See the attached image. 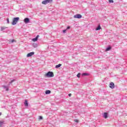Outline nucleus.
<instances>
[{
    "label": "nucleus",
    "mask_w": 127,
    "mask_h": 127,
    "mask_svg": "<svg viewBox=\"0 0 127 127\" xmlns=\"http://www.w3.org/2000/svg\"><path fill=\"white\" fill-rule=\"evenodd\" d=\"M45 76L48 78H52L54 77V73L52 71H49L45 74Z\"/></svg>",
    "instance_id": "obj_1"
},
{
    "label": "nucleus",
    "mask_w": 127,
    "mask_h": 127,
    "mask_svg": "<svg viewBox=\"0 0 127 127\" xmlns=\"http://www.w3.org/2000/svg\"><path fill=\"white\" fill-rule=\"evenodd\" d=\"M19 21V17H16L13 18L11 23L12 25H15V24H16V23L18 22Z\"/></svg>",
    "instance_id": "obj_2"
},
{
    "label": "nucleus",
    "mask_w": 127,
    "mask_h": 127,
    "mask_svg": "<svg viewBox=\"0 0 127 127\" xmlns=\"http://www.w3.org/2000/svg\"><path fill=\"white\" fill-rule=\"evenodd\" d=\"M53 0H45L42 2V4H47V3H51Z\"/></svg>",
    "instance_id": "obj_3"
},
{
    "label": "nucleus",
    "mask_w": 127,
    "mask_h": 127,
    "mask_svg": "<svg viewBox=\"0 0 127 127\" xmlns=\"http://www.w3.org/2000/svg\"><path fill=\"white\" fill-rule=\"evenodd\" d=\"M74 18H82V15L80 14H77L76 15H74Z\"/></svg>",
    "instance_id": "obj_4"
},
{
    "label": "nucleus",
    "mask_w": 127,
    "mask_h": 127,
    "mask_svg": "<svg viewBox=\"0 0 127 127\" xmlns=\"http://www.w3.org/2000/svg\"><path fill=\"white\" fill-rule=\"evenodd\" d=\"M39 35H37V36L34 38H33L32 39V41H33V42H36V41H37V40H38V38H39Z\"/></svg>",
    "instance_id": "obj_5"
},
{
    "label": "nucleus",
    "mask_w": 127,
    "mask_h": 127,
    "mask_svg": "<svg viewBox=\"0 0 127 127\" xmlns=\"http://www.w3.org/2000/svg\"><path fill=\"white\" fill-rule=\"evenodd\" d=\"M24 22H25V23H29V22H30V20H29V18H25L24 19Z\"/></svg>",
    "instance_id": "obj_6"
},
{
    "label": "nucleus",
    "mask_w": 127,
    "mask_h": 127,
    "mask_svg": "<svg viewBox=\"0 0 127 127\" xmlns=\"http://www.w3.org/2000/svg\"><path fill=\"white\" fill-rule=\"evenodd\" d=\"M109 87L111 89H114L115 88V83L114 82H111Z\"/></svg>",
    "instance_id": "obj_7"
},
{
    "label": "nucleus",
    "mask_w": 127,
    "mask_h": 127,
    "mask_svg": "<svg viewBox=\"0 0 127 127\" xmlns=\"http://www.w3.org/2000/svg\"><path fill=\"white\" fill-rule=\"evenodd\" d=\"M32 55H34V52H32L28 53L27 55V57H31V56H32Z\"/></svg>",
    "instance_id": "obj_8"
},
{
    "label": "nucleus",
    "mask_w": 127,
    "mask_h": 127,
    "mask_svg": "<svg viewBox=\"0 0 127 127\" xmlns=\"http://www.w3.org/2000/svg\"><path fill=\"white\" fill-rule=\"evenodd\" d=\"M108 113L107 112H105L103 114V118H104V119H108Z\"/></svg>",
    "instance_id": "obj_9"
},
{
    "label": "nucleus",
    "mask_w": 127,
    "mask_h": 127,
    "mask_svg": "<svg viewBox=\"0 0 127 127\" xmlns=\"http://www.w3.org/2000/svg\"><path fill=\"white\" fill-rule=\"evenodd\" d=\"M24 104L25 107H28V101H27V100H25Z\"/></svg>",
    "instance_id": "obj_10"
},
{
    "label": "nucleus",
    "mask_w": 127,
    "mask_h": 127,
    "mask_svg": "<svg viewBox=\"0 0 127 127\" xmlns=\"http://www.w3.org/2000/svg\"><path fill=\"white\" fill-rule=\"evenodd\" d=\"M5 28H7V27H0L1 31H3V32H6V31H4L5 30Z\"/></svg>",
    "instance_id": "obj_11"
},
{
    "label": "nucleus",
    "mask_w": 127,
    "mask_h": 127,
    "mask_svg": "<svg viewBox=\"0 0 127 127\" xmlns=\"http://www.w3.org/2000/svg\"><path fill=\"white\" fill-rule=\"evenodd\" d=\"M111 49H112V47H111L110 46H109L108 47H107L105 50V51H110V50H111Z\"/></svg>",
    "instance_id": "obj_12"
},
{
    "label": "nucleus",
    "mask_w": 127,
    "mask_h": 127,
    "mask_svg": "<svg viewBox=\"0 0 127 127\" xmlns=\"http://www.w3.org/2000/svg\"><path fill=\"white\" fill-rule=\"evenodd\" d=\"M101 28H102L101 27V25L98 24V26L96 28V30H100Z\"/></svg>",
    "instance_id": "obj_13"
},
{
    "label": "nucleus",
    "mask_w": 127,
    "mask_h": 127,
    "mask_svg": "<svg viewBox=\"0 0 127 127\" xmlns=\"http://www.w3.org/2000/svg\"><path fill=\"white\" fill-rule=\"evenodd\" d=\"M61 66H62V64H57L56 65L55 68H60V67H61Z\"/></svg>",
    "instance_id": "obj_14"
},
{
    "label": "nucleus",
    "mask_w": 127,
    "mask_h": 127,
    "mask_svg": "<svg viewBox=\"0 0 127 127\" xmlns=\"http://www.w3.org/2000/svg\"><path fill=\"white\" fill-rule=\"evenodd\" d=\"M45 93L46 95H49V94H51V91L48 90L45 91Z\"/></svg>",
    "instance_id": "obj_15"
},
{
    "label": "nucleus",
    "mask_w": 127,
    "mask_h": 127,
    "mask_svg": "<svg viewBox=\"0 0 127 127\" xmlns=\"http://www.w3.org/2000/svg\"><path fill=\"white\" fill-rule=\"evenodd\" d=\"M81 76H89V74L87 72H84L81 74Z\"/></svg>",
    "instance_id": "obj_16"
},
{
    "label": "nucleus",
    "mask_w": 127,
    "mask_h": 127,
    "mask_svg": "<svg viewBox=\"0 0 127 127\" xmlns=\"http://www.w3.org/2000/svg\"><path fill=\"white\" fill-rule=\"evenodd\" d=\"M37 46H38L37 44L35 43L33 44V47H34V48H37Z\"/></svg>",
    "instance_id": "obj_17"
},
{
    "label": "nucleus",
    "mask_w": 127,
    "mask_h": 127,
    "mask_svg": "<svg viewBox=\"0 0 127 127\" xmlns=\"http://www.w3.org/2000/svg\"><path fill=\"white\" fill-rule=\"evenodd\" d=\"M3 88H4V89H5L6 90V91H8V87L4 86Z\"/></svg>",
    "instance_id": "obj_18"
},
{
    "label": "nucleus",
    "mask_w": 127,
    "mask_h": 127,
    "mask_svg": "<svg viewBox=\"0 0 127 127\" xmlns=\"http://www.w3.org/2000/svg\"><path fill=\"white\" fill-rule=\"evenodd\" d=\"M76 76L77 78H80L81 77V73H78Z\"/></svg>",
    "instance_id": "obj_19"
},
{
    "label": "nucleus",
    "mask_w": 127,
    "mask_h": 127,
    "mask_svg": "<svg viewBox=\"0 0 127 127\" xmlns=\"http://www.w3.org/2000/svg\"><path fill=\"white\" fill-rule=\"evenodd\" d=\"M14 81H15V79H13L9 83V84H12V83H13V82H14Z\"/></svg>",
    "instance_id": "obj_20"
},
{
    "label": "nucleus",
    "mask_w": 127,
    "mask_h": 127,
    "mask_svg": "<svg viewBox=\"0 0 127 127\" xmlns=\"http://www.w3.org/2000/svg\"><path fill=\"white\" fill-rule=\"evenodd\" d=\"M109 2H110V3H113L114 0H109Z\"/></svg>",
    "instance_id": "obj_21"
},
{
    "label": "nucleus",
    "mask_w": 127,
    "mask_h": 127,
    "mask_svg": "<svg viewBox=\"0 0 127 127\" xmlns=\"http://www.w3.org/2000/svg\"><path fill=\"white\" fill-rule=\"evenodd\" d=\"M9 42H11V43H13V42H14V39L10 40Z\"/></svg>",
    "instance_id": "obj_22"
},
{
    "label": "nucleus",
    "mask_w": 127,
    "mask_h": 127,
    "mask_svg": "<svg viewBox=\"0 0 127 127\" xmlns=\"http://www.w3.org/2000/svg\"><path fill=\"white\" fill-rule=\"evenodd\" d=\"M3 125V122L0 121V127H1Z\"/></svg>",
    "instance_id": "obj_23"
},
{
    "label": "nucleus",
    "mask_w": 127,
    "mask_h": 127,
    "mask_svg": "<svg viewBox=\"0 0 127 127\" xmlns=\"http://www.w3.org/2000/svg\"><path fill=\"white\" fill-rule=\"evenodd\" d=\"M6 21H7V23L9 24V19L8 18H6Z\"/></svg>",
    "instance_id": "obj_24"
},
{
    "label": "nucleus",
    "mask_w": 127,
    "mask_h": 127,
    "mask_svg": "<svg viewBox=\"0 0 127 127\" xmlns=\"http://www.w3.org/2000/svg\"><path fill=\"white\" fill-rule=\"evenodd\" d=\"M66 31H67L66 29H64L63 31V33H66Z\"/></svg>",
    "instance_id": "obj_25"
},
{
    "label": "nucleus",
    "mask_w": 127,
    "mask_h": 127,
    "mask_svg": "<svg viewBox=\"0 0 127 127\" xmlns=\"http://www.w3.org/2000/svg\"><path fill=\"white\" fill-rule=\"evenodd\" d=\"M39 120H43V117L42 116H39Z\"/></svg>",
    "instance_id": "obj_26"
},
{
    "label": "nucleus",
    "mask_w": 127,
    "mask_h": 127,
    "mask_svg": "<svg viewBox=\"0 0 127 127\" xmlns=\"http://www.w3.org/2000/svg\"><path fill=\"white\" fill-rule=\"evenodd\" d=\"M70 26H68L67 27L66 30H68V29H70Z\"/></svg>",
    "instance_id": "obj_27"
},
{
    "label": "nucleus",
    "mask_w": 127,
    "mask_h": 127,
    "mask_svg": "<svg viewBox=\"0 0 127 127\" xmlns=\"http://www.w3.org/2000/svg\"><path fill=\"white\" fill-rule=\"evenodd\" d=\"M74 122H75V123H79V120L76 119V120H74Z\"/></svg>",
    "instance_id": "obj_28"
},
{
    "label": "nucleus",
    "mask_w": 127,
    "mask_h": 127,
    "mask_svg": "<svg viewBox=\"0 0 127 127\" xmlns=\"http://www.w3.org/2000/svg\"><path fill=\"white\" fill-rule=\"evenodd\" d=\"M71 96H72L71 93L68 94V97H71Z\"/></svg>",
    "instance_id": "obj_29"
},
{
    "label": "nucleus",
    "mask_w": 127,
    "mask_h": 127,
    "mask_svg": "<svg viewBox=\"0 0 127 127\" xmlns=\"http://www.w3.org/2000/svg\"><path fill=\"white\" fill-rule=\"evenodd\" d=\"M0 116H1V113L0 112Z\"/></svg>",
    "instance_id": "obj_30"
}]
</instances>
